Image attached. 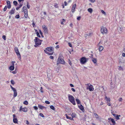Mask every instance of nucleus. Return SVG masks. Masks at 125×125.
<instances>
[{
	"mask_svg": "<svg viewBox=\"0 0 125 125\" xmlns=\"http://www.w3.org/2000/svg\"><path fill=\"white\" fill-rule=\"evenodd\" d=\"M53 48L52 47H48L45 48L44 51L45 53L48 55H52L54 53Z\"/></svg>",
	"mask_w": 125,
	"mask_h": 125,
	"instance_id": "f257e3e1",
	"label": "nucleus"
},
{
	"mask_svg": "<svg viewBox=\"0 0 125 125\" xmlns=\"http://www.w3.org/2000/svg\"><path fill=\"white\" fill-rule=\"evenodd\" d=\"M34 41L35 42V44L34 46L36 47L41 44V42H42V41L40 40L38 37H35V39L34 40Z\"/></svg>",
	"mask_w": 125,
	"mask_h": 125,
	"instance_id": "f03ea898",
	"label": "nucleus"
},
{
	"mask_svg": "<svg viewBox=\"0 0 125 125\" xmlns=\"http://www.w3.org/2000/svg\"><path fill=\"white\" fill-rule=\"evenodd\" d=\"M68 96L69 101L72 103L73 105H75L76 104L73 97L72 95L69 94L68 95Z\"/></svg>",
	"mask_w": 125,
	"mask_h": 125,
	"instance_id": "7ed1b4c3",
	"label": "nucleus"
},
{
	"mask_svg": "<svg viewBox=\"0 0 125 125\" xmlns=\"http://www.w3.org/2000/svg\"><path fill=\"white\" fill-rule=\"evenodd\" d=\"M100 31L103 35L106 34L108 32V30L106 27L102 26L101 27Z\"/></svg>",
	"mask_w": 125,
	"mask_h": 125,
	"instance_id": "20e7f679",
	"label": "nucleus"
},
{
	"mask_svg": "<svg viewBox=\"0 0 125 125\" xmlns=\"http://www.w3.org/2000/svg\"><path fill=\"white\" fill-rule=\"evenodd\" d=\"M88 59V58H87L85 57H82L80 60V62L81 64H84L87 62Z\"/></svg>",
	"mask_w": 125,
	"mask_h": 125,
	"instance_id": "39448f33",
	"label": "nucleus"
},
{
	"mask_svg": "<svg viewBox=\"0 0 125 125\" xmlns=\"http://www.w3.org/2000/svg\"><path fill=\"white\" fill-rule=\"evenodd\" d=\"M22 11L24 13V16L25 18H27L28 16L27 10L26 7L24 6L22 8Z\"/></svg>",
	"mask_w": 125,
	"mask_h": 125,
	"instance_id": "423d86ee",
	"label": "nucleus"
},
{
	"mask_svg": "<svg viewBox=\"0 0 125 125\" xmlns=\"http://www.w3.org/2000/svg\"><path fill=\"white\" fill-rule=\"evenodd\" d=\"M14 50L16 54L17 55L18 59H21V54L20 53L18 49V48L16 47H15L14 48Z\"/></svg>",
	"mask_w": 125,
	"mask_h": 125,
	"instance_id": "0eeeda50",
	"label": "nucleus"
},
{
	"mask_svg": "<svg viewBox=\"0 0 125 125\" xmlns=\"http://www.w3.org/2000/svg\"><path fill=\"white\" fill-rule=\"evenodd\" d=\"M28 110L26 107H25L23 108L22 106L20 107L19 111L21 112L22 111L25 112H26Z\"/></svg>",
	"mask_w": 125,
	"mask_h": 125,
	"instance_id": "6e6552de",
	"label": "nucleus"
},
{
	"mask_svg": "<svg viewBox=\"0 0 125 125\" xmlns=\"http://www.w3.org/2000/svg\"><path fill=\"white\" fill-rule=\"evenodd\" d=\"M42 28L43 30V32L45 34H47L48 33V30L46 27L44 25L42 26Z\"/></svg>",
	"mask_w": 125,
	"mask_h": 125,
	"instance_id": "1a4fd4ad",
	"label": "nucleus"
},
{
	"mask_svg": "<svg viewBox=\"0 0 125 125\" xmlns=\"http://www.w3.org/2000/svg\"><path fill=\"white\" fill-rule=\"evenodd\" d=\"M13 122L15 124H18V120L17 118V117L15 114L13 115Z\"/></svg>",
	"mask_w": 125,
	"mask_h": 125,
	"instance_id": "9d476101",
	"label": "nucleus"
},
{
	"mask_svg": "<svg viewBox=\"0 0 125 125\" xmlns=\"http://www.w3.org/2000/svg\"><path fill=\"white\" fill-rule=\"evenodd\" d=\"M105 99L107 101V105L109 106H110L111 104L110 103V98H108L107 96H105Z\"/></svg>",
	"mask_w": 125,
	"mask_h": 125,
	"instance_id": "9b49d317",
	"label": "nucleus"
},
{
	"mask_svg": "<svg viewBox=\"0 0 125 125\" xmlns=\"http://www.w3.org/2000/svg\"><path fill=\"white\" fill-rule=\"evenodd\" d=\"M58 61L59 63L63 64H65V62L63 60L62 58H58Z\"/></svg>",
	"mask_w": 125,
	"mask_h": 125,
	"instance_id": "f8f14e48",
	"label": "nucleus"
},
{
	"mask_svg": "<svg viewBox=\"0 0 125 125\" xmlns=\"http://www.w3.org/2000/svg\"><path fill=\"white\" fill-rule=\"evenodd\" d=\"M87 90L89 89V90L90 91H93L94 90V88L93 87V86L90 84L89 85V87H87L86 88Z\"/></svg>",
	"mask_w": 125,
	"mask_h": 125,
	"instance_id": "ddd939ff",
	"label": "nucleus"
},
{
	"mask_svg": "<svg viewBox=\"0 0 125 125\" xmlns=\"http://www.w3.org/2000/svg\"><path fill=\"white\" fill-rule=\"evenodd\" d=\"M108 120H109V122H110L111 121L112 122V124H115V122L114 120L111 118L110 117L108 118Z\"/></svg>",
	"mask_w": 125,
	"mask_h": 125,
	"instance_id": "4468645a",
	"label": "nucleus"
},
{
	"mask_svg": "<svg viewBox=\"0 0 125 125\" xmlns=\"http://www.w3.org/2000/svg\"><path fill=\"white\" fill-rule=\"evenodd\" d=\"M113 116L115 117V118L116 120H119V117H120L121 116L120 115H118L115 114H113Z\"/></svg>",
	"mask_w": 125,
	"mask_h": 125,
	"instance_id": "2eb2a0df",
	"label": "nucleus"
},
{
	"mask_svg": "<svg viewBox=\"0 0 125 125\" xmlns=\"http://www.w3.org/2000/svg\"><path fill=\"white\" fill-rule=\"evenodd\" d=\"M93 34V33L91 32H90L89 33L87 34H84V37L86 39V38L87 37V36H92V35Z\"/></svg>",
	"mask_w": 125,
	"mask_h": 125,
	"instance_id": "dca6fc26",
	"label": "nucleus"
},
{
	"mask_svg": "<svg viewBox=\"0 0 125 125\" xmlns=\"http://www.w3.org/2000/svg\"><path fill=\"white\" fill-rule=\"evenodd\" d=\"M104 49V47L102 46H99L98 48V50L100 52L102 51Z\"/></svg>",
	"mask_w": 125,
	"mask_h": 125,
	"instance_id": "f3484780",
	"label": "nucleus"
},
{
	"mask_svg": "<svg viewBox=\"0 0 125 125\" xmlns=\"http://www.w3.org/2000/svg\"><path fill=\"white\" fill-rule=\"evenodd\" d=\"M13 91L14 92L13 97H15L17 95V93L16 89L14 90Z\"/></svg>",
	"mask_w": 125,
	"mask_h": 125,
	"instance_id": "a211bd4d",
	"label": "nucleus"
},
{
	"mask_svg": "<svg viewBox=\"0 0 125 125\" xmlns=\"http://www.w3.org/2000/svg\"><path fill=\"white\" fill-rule=\"evenodd\" d=\"M34 29L35 30V32L37 36L39 38H40L41 36L40 35L39 33L37 31V30L35 29Z\"/></svg>",
	"mask_w": 125,
	"mask_h": 125,
	"instance_id": "6ab92c4d",
	"label": "nucleus"
},
{
	"mask_svg": "<svg viewBox=\"0 0 125 125\" xmlns=\"http://www.w3.org/2000/svg\"><path fill=\"white\" fill-rule=\"evenodd\" d=\"M78 107L81 110L83 111L84 110V109L83 106L81 104L80 105H78Z\"/></svg>",
	"mask_w": 125,
	"mask_h": 125,
	"instance_id": "aec40b11",
	"label": "nucleus"
},
{
	"mask_svg": "<svg viewBox=\"0 0 125 125\" xmlns=\"http://www.w3.org/2000/svg\"><path fill=\"white\" fill-rule=\"evenodd\" d=\"M60 21L61 24L62 25H63L64 24L63 22H65V20L64 19H62Z\"/></svg>",
	"mask_w": 125,
	"mask_h": 125,
	"instance_id": "412c9836",
	"label": "nucleus"
},
{
	"mask_svg": "<svg viewBox=\"0 0 125 125\" xmlns=\"http://www.w3.org/2000/svg\"><path fill=\"white\" fill-rule=\"evenodd\" d=\"M15 10L14 8H12V9L11 10L10 12V14H12L14 13V11Z\"/></svg>",
	"mask_w": 125,
	"mask_h": 125,
	"instance_id": "4be33fe9",
	"label": "nucleus"
},
{
	"mask_svg": "<svg viewBox=\"0 0 125 125\" xmlns=\"http://www.w3.org/2000/svg\"><path fill=\"white\" fill-rule=\"evenodd\" d=\"M38 107L40 109H44L45 107L42 106V105L38 104Z\"/></svg>",
	"mask_w": 125,
	"mask_h": 125,
	"instance_id": "5701e85b",
	"label": "nucleus"
},
{
	"mask_svg": "<svg viewBox=\"0 0 125 125\" xmlns=\"http://www.w3.org/2000/svg\"><path fill=\"white\" fill-rule=\"evenodd\" d=\"M14 69V66H13L11 65L10 67L9 68L10 70L11 71L13 70Z\"/></svg>",
	"mask_w": 125,
	"mask_h": 125,
	"instance_id": "b1692460",
	"label": "nucleus"
},
{
	"mask_svg": "<svg viewBox=\"0 0 125 125\" xmlns=\"http://www.w3.org/2000/svg\"><path fill=\"white\" fill-rule=\"evenodd\" d=\"M92 61L94 64H96L97 61V59L96 58H93L92 60Z\"/></svg>",
	"mask_w": 125,
	"mask_h": 125,
	"instance_id": "393cba45",
	"label": "nucleus"
},
{
	"mask_svg": "<svg viewBox=\"0 0 125 125\" xmlns=\"http://www.w3.org/2000/svg\"><path fill=\"white\" fill-rule=\"evenodd\" d=\"M76 100L77 103L78 104H81V102L79 99L77 98L76 99Z\"/></svg>",
	"mask_w": 125,
	"mask_h": 125,
	"instance_id": "a878e982",
	"label": "nucleus"
},
{
	"mask_svg": "<svg viewBox=\"0 0 125 125\" xmlns=\"http://www.w3.org/2000/svg\"><path fill=\"white\" fill-rule=\"evenodd\" d=\"M22 6V4H20L19 7H17L16 8V9L17 10H18L20 8H21Z\"/></svg>",
	"mask_w": 125,
	"mask_h": 125,
	"instance_id": "bb28decb",
	"label": "nucleus"
},
{
	"mask_svg": "<svg viewBox=\"0 0 125 125\" xmlns=\"http://www.w3.org/2000/svg\"><path fill=\"white\" fill-rule=\"evenodd\" d=\"M119 67L118 69V70H123V68L121 66H119L118 67Z\"/></svg>",
	"mask_w": 125,
	"mask_h": 125,
	"instance_id": "cd10ccee",
	"label": "nucleus"
},
{
	"mask_svg": "<svg viewBox=\"0 0 125 125\" xmlns=\"http://www.w3.org/2000/svg\"><path fill=\"white\" fill-rule=\"evenodd\" d=\"M88 12H90V13H91L93 11V10L92 9L89 8L88 9Z\"/></svg>",
	"mask_w": 125,
	"mask_h": 125,
	"instance_id": "c85d7f7f",
	"label": "nucleus"
},
{
	"mask_svg": "<svg viewBox=\"0 0 125 125\" xmlns=\"http://www.w3.org/2000/svg\"><path fill=\"white\" fill-rule=\"evenodd\" d=\"M76 115L75 113H73L71 115V116L72 118H74L75 117Z\"/></svg>",
	"mask_w": 125,
	"mask_h": 125,
	"instance_id": "c756f323",
	"label": "nucleus"
},
{
	"mask_svg": "<svg viewBox=\"0 0 125 125\" xmlns=\"http://www.w3.org/2000/svg\"><path fill=\"white\" fill-rule=\"evenodd\" d=\"M27 7L28 9H29L30 8V5L29 4V3L28 2L27 3Z\"/></svg>",
	"mask_w": 125,
	"mask_h": 125,
	"instance_id": "7c9ffc66",
	"label": "nucleus"
},
{
	"mask_svg": "<svg viewBox=\"0 0 125 125\" xmlns=\"http://www.w3.org/2000/svg\"><path fill=\"white\" fill-rule=\"evenodd\" d=\"M23 104L25 105H27L28 103L27 101L25 100L23 102Z\"/></svg>",
	"mask_w": 125,
	"mask_h": 125,
	"instance_id": "2f4dec72",
	"label": "nucleus"
},
{
	"mask_svg": "<svg viewBox=\"0 0 125 125\" xmlns=\"http://www.w3.org/2000/svg\"><path fill=\"white\" fill-rule=\"evenodd\" d=\"M94 115L95 116V117L96 118H98V115L96 113H94Z\"/></svg>",
	"mask_w": 125,
	"mask_h": 125,
	"instance_id": "473e14b6",
	"label": "nucleus"
},
{
	"mask_svg": "<svg viewBox=\"0 0 125 125\" xmlns=\"http://www.w3.org/2000/svg\"><path fill=\"white\" fill-rule=\"evenodd\" d=\"M33 21V22H32V25L33 27L35 28L36 27V26L35 25V24L34 23L33 21Z\"/></svg>",
	"mask_w": 125,
	"mask_h": 125,
	"instance_id": "72a5a7b5",
	"label": "nucleus"
},
{
	"mask_svg": "<svg viewBox=\"0 0 125 125\" xmlns=\"http://www.w3.org/2000/svg\"><path fill=\"white\" fill-rule=\"evenodd\" d=\"M13 3L16 6L17 4V1H13Z\"/></svg>",
	"mask_w": 125,
	"mask_h": 125,
	"instance_id": "f704fd0d",
	"label": "nucleus"
},
{
	"mask_svg": "<svg viewBox=\"0 0 125 125\" xmlns=\"http://www.w3.org/2000/svg\"><path fill=\"white\" fill-rule=\"evenodd\" d=\"M50 108L51 109L53 110H55V108L52 105H51L50 106Z\"/></svg>",
	"mask_w": 125,
	"mask_h": 125,
	"instance_id": "c9c22d12",
	"label": "nucleus"
},
{
	"mask_svg": "<svg viewBox=\"0 0 125 125\" xmlns=\"http://www.w3.org/2000/svg\"><path fill=\"white\" fill-rule=\"evenodd\" d=\"M101 12L104 14V15H106V13L103 10H101Z\"/></svg>",
	"mask_w": 125,
	"mask_h": 125,
	"instance_id": "e433bc0d",
	"label": "nucleus"
},
{
	"mask_svg": "<svg viewBox=\"0 0 125 125\" xmlns=\"http://www.w3.org/2000/svg\"><path fill=\"white\" fill-rule=\"evenodd\" d=\"M54 7L55 8H57L58 7V4L57 3H55L54 5Z\"/></svg>",
	"mask_w": 125,
	"mask_h": 125,
	"instance_id": "4c0bfd02",
	"label": "nucleus"
},
{
	"mask_svg": "<svg viewBox=\"0 0 125 125\" xmlns=\"http://www.w3.org/2000/svg\"><path fill=\"white\" fill-rule=\"evenodd\" d=\"M75 10V8H72V11L73 13Z\"/></svg>",
	"mask_w": 125,
	"mask_h": 125,
	"instance_id": "58836bf2",
	"label": "nucleus"
},
{
	"mask_svg": "<svg viewBox=\"0 0 125 125\" xmlns=\"http://www.w3.org/2000/svg\"><path fill=\"white\" fill-rule=\"evenodd\" d=\"M11 83L13 85H14L15 84V82L13 80H11L10 81Z\"/></svg>",
	"mask_w": 125,
	"mask_h": 125,
	"instance_id": "ea45409f",
	"label": "nucleus"
},
{
	"mask_svg": "<svg viewBox=\"0 0 125 125\" xmlns=\"http://www.w3.org/2000/svg\"><path fill=\"white\" fill-rule=\"evenodd\" d=\"M40 115L41 117H44V115H43L41 113H40L39 114Z\"/></svg>",
	"mask_w": 125,
	"mask_h": 125,
	"instance_id": "a19ab883",
	"label": "nucleus"
},
{
	"mask_svg": "<svg viewBox=\"0 0 125 125\" xmlns=\"http://www.w3.org/2000/svg\"><path fill=\"white\" fill-rule=\"evenodd\" d=\"M7 6H5L4 8L3 9V10L5 11H6L7 9Z\"/></svg>",
	"mask_w": 125,
	"mask_h": 125,
	"instance_id": "79ce46f5",
	"label": "nucleus"
},
{
	"mask_svg": "<svg viewBox=\"0 0 125 125\" xmlns=\"http://www.w3.org/2000/svg\"><path fill=\"white\" fill-rule=\"evenodd\" d=\"M15 62V61H12L11 62V64H12L11 66H14V64Z\"/></svg>",
	"mask_w": 125,
	"mask_h": 125,
	"instance_id": "37998d69",
	"label": "nucleus"
},
{
	"mask_svg": "<svg viewBox=\"0 0 125 125\" xmlns=\"http://www.w3.org/2000/svg\"><path fill=\"white\" fill-rule=\"evenodd\" d=\"M40 90L41 92L42 93H43V88L42 87H41L40 88Z\"/></svg>",
	"mask_w": 125,
	"mask_h": 125,
	"instance_id": "c03bdc74",
	"label": "nucleus"
},
{
	"mask_svg": "<svg viewBox=\"0 0 125 125\" xmlns=\"http://www.w3.org/2000/svg\"><path fill=\"white\" fill-rule=\"evenodd\" d=\"M6 36L5 35H3L2 36V38L4 40H6Z\"/></svg>",
	"mask_w": 125,
	"mask_h": 125,
	"instance_id": "a18cd8bd",
	"label": "nucleus"
},
{
	"mask_svg": "<svg viewBox=\"0 0 125 125\" xmlns=\"http://www.w3.org/2000/svg\"><path fill=\"white\" fill-rule=\"evenodd\" d=\"M20 18V16L19 15H16L15 16V18L17 19H18Z\"/></svg>",
	"mask_w": 125,
	"mask_h": 125,
	"instance_id": "49530a36",
	"label": "nucleus"
},
{
	"mask_svg": "<svg viewBox=\"0 0 125 125\" xmlns=\"http://www.w3.org/2000/svg\"><path fill=\"white\" fill-rule=\"evenodd\" d=\"M45 102L46 104H49L50 103V102L48 101H46Z\"/></svg>",
	"mask_w": 125,
	"mask_h": 125,
	"instance_id": "de8ad7c7",
	"label": "nucleus"
},
{
	"mask_svg": "<svg viewBox=\"0 0 125 125\" xmlns=\"http://www.w3.org/2000/svg\"><path fill=\"white\" fill-rule=\"evenodd\" d=\"M69 60V64L71 65V66L72 65V63L70 60V59H68Z\"/></svg>",
	"mask_w": 125,
	"mask_h": 125,
	"instance_id": "09e8293b",
	"label": "nucleus"
},
{
	"mask_svg": "<svg viewBox=\"0 0 125 125\" xmlns=\"http://www.w3.org/2000/svg\"><path fill=\"white\" fill-rule=\"evenodd\" d=\"M36 110H37L38 109V108L36 106H34L33 107Z\"/></svg>",
	"mask_w": 125,
	"mask_h": 125,
	"instance_id": "8fccbe9b",
	"label": "nucleus"
},
{
	"mask_svg": "<svg viewBox=\"0 0 125 125\" xmlns=\"http://www.w3.org/2000/svg\"><path fill=\"white\" fill-rule=\"evenodd\" d=\"M8 6V8L9 9H10L11 8V6L10 4H9V5H7Z\"/></svg>",
	"mask_w": 125,
	"mask_h": 125,
	"instance_id": "3c124183",
	"label": "nucleus"
},
{
	"mask_svg": "<svg viewBox=\"0 0 125 125\" xmlns=\"http://www.w3.org/2000/svg\"><path fill=\"white\" fill-rule=\"evenodd\" d=\"M119 102H122V98H120L119 99Z\"/></svg>",
	"mask_w": 125,
	"mask_h": 125,
	"instance_id": "603ef678",
	"label": "nucleus"
},
{
	"mask_svg": "<svg viewBox=\"0 0 125 125\" xmlns=\"http://www.w3.org/2000/svg\"><path fill=\"white\" fill-rule=\"evenodd\" d=\"M7 5L10 4V2L9 1H7Z\"/></svg>",
	"mask_w": 125,
	"mask_h": 125,
	"instance_id": "864d4df0",
	"label": "nucleus"
},
{
	"mask_svg": "<svg viewBox=\"0 0 125 125\" xmlns=\"http://www.w3.org/2000/svg\"><path fill=\"white\" fill-rule=\"evenodd\" d=\"M39 32L41 35H42L43 34V33H42L41 30H39Z\"/></svg>",
	"mask_w": 125,
	"mask_h": 125,
	"instance_id": "5fc2aeb1",
	"label": "nucleus"
},
{
	"mask_svg": "<svg viewBox=\"0 0 125 125\" xmlns=\"http://www.w3.org/2000/svg\"><path fill=\"white\" fill-rule=\"evenodd\" d=\"M81 18L80 16H79L77 17V19L78 20H80Z\"/></svg>",
	"mask_w": 125,
	"mask_h": 125,
	"instance_id": "6e6d98bb",
	"label": "nucleus"
},
{
	"mask_svg": "<svg viewBox=\"0 0 125 125\" xmlns=\"http://www.w3.org/2000/svg\"><path fill=\"white\" fill-rule=\"evenodd\" d=\"M95 0H90V1L92 3L94 2L95 1Z\"/></svg>",
	"mask_w": 125,
	"mask_h": 125,
	"instance_id": "4d7b16f0",
	"label": "nucleus"
},
{
	"mask_svg": "<svg viewBox=\"0 0 125 125\" xmlns=\"http://www.w3.org/2000/svg\"><path fill=\"white\" fill-rule=\"evenodd\" d=\"M10 87L11 89L13 90H14L15 89V88H14L11 85H10Z\"/></svg>",
	"mask_w": 125,
	"mask_h": 125,
	"instance_id": "13d9d810",
	"label": "nucleus"
},
{
	"mask_svg": "<svg viewBox=\"0 0 125 125\" xmlns=\"http://www.w3.org/2000/svg\"><path fill=\"white\" fill-rule=\"evenodd\" d=\"M122 55L123 57H125V53L123 52L122 53Z\"/></svg>",
	"mask_w": 125,
	"mask_h": 125,
	"instance_id": "bf43d9fd",
	"label": "nucleus"
},
{
	"mask_svg": "<svg viewBox=\"0 0 125 125\" xmlns=\"http://www.w3.org/2000/svg\"><path fill=\"white\" fill-rule=\"evenodd\" d=\"M68 44L70 47H72V45L71 43H68Z\"/></svg>",
	"mask_w": 125,
	"mask_h": 125,
	"instance_id": "052dcab7",
	"label": "nucleus"
},
{
	"mask_svg": "<svg viewBox=\"0 0 125 125\" xmlns=\"http://www.w3.org/2000/svg\"><path fill=\"white\" fill-rule=\"evenodd\" d=\"M49 58L51 59H53V56H50L49 57Z\"/></svg>",
	"mask_w": 125,
	"mask_h": 125,
	"instance_id": "680f3d73",
	"label": "nucleus"
},
{
	"mask_svg": "<svg viewBox=\"0 0 125 125\" xmlns=\"http://www.w3.org/2000/svg\"><path fill=\"white\" fill-rule=\"evenodd\" d=\"M71 90L74 92H75V90L73 88H71Z\"/></svg>",
	"mask_w": 125,
	"mask_h": 125,
	"instance_id": "e2e57ef3",
	"label": "nucleus"
},
{
	"mask_svg": "<svg viewBox=\"0 0 125 125\" xmlns=\"http://www.w3.org/2000/svg\"><path fill=\"white\" fill-rule=\"evenodd\" d=\"M64 5L65 6H66L67 5V3L66 1H65L64 2Z\"/></svg>",
	"mask_w": 125,
	"mask_h": 125,
	"instance_id": "0e129e2a",
	"label": "nucleus"
},
{
	"mask_svg": "<svg viewBox=\"0 0 125 125\" xmlns=\"http://www.w3.org/2000/svg\"><path fill=\"white\" fill-rule=\"evenodd\" d=\"M59 45H57L55 47V48H59Z\"/></svg>",
	"mask_w": 125,
	"mask_h": 125,
	"instance_id": "69168bd1",
	"label": "nucleus"
},
{
	"mask_svg": "<svg viewBox=\"0 0 125 125\" xmlns=\"http://www.w3.org/2000/svg\"><path fill=\"white\" fill-rule=\"evenodd\" d=\"M12 73L14 74H16V71H14L12 72Z\"/></svg>",
	"mask_w": 125,
	"mask_h": 125,
	"instance_id": "338daca9",
	"label": "nucleus"
},
{
	"mask_svg": "<svg viewBox=\"0 0 125 125\" xmlns=\"http://www.w3.org/2000/svg\"><path fill=\"white\" fill-rule=\"evenodd\" d=\"M70 86L72 87H74L73 85L72 84H70Z\"/></svg>",
	"mask_w": 125,
	"mask_h": 125,
	"instance_id": "774afa93",
	"label": "nucleus"
}]
</instances>
